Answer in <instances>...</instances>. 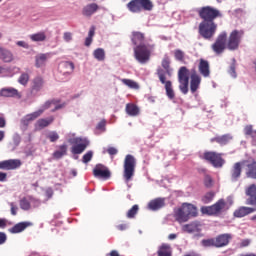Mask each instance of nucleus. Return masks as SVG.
<instances>
[{
	"label": "nucleus",
	"instance_id": "1",
	"mask_svg": "<svg viewBox=\"0 0 256 256\" xmlns=\"http://www.w3.org/2000/svg\"><path fill=\"white\" fill-rule=\"evenodd\" d=\"M198 16L202 21L198 25V33L202 39L212 41L218 29L216 19L223 18L221 10L212 6H203L198 10Z\"/></svg>",
	"mask_w": 256,
	"mask_h": 256
},
{
	"label": "nucleus",
	"instance_id": "2",
	"mask_svg": "<svg viewBox=\"0 0 256 256\" xmlns=\"http://www.w3.org/2000/svg\"><path fill=\"white\" fill-rule=\"evenodd\" d=\"M189 73H190V90L191 93H197V90L201 86V75L197 73L195 68L187 69V67L182 66L178 70V83L179 89L183 95H187L189 93Z\"/></svg>",
	"mask_w": 256,
	"mask_h": 256
},
{
	"label": "nucleus",
	"instance_id": "3",
	"mask_svg": "<svg viewBox=\"0 0 256 256\" xmlns=\"http://www.w3.org/2000/svg\"><path fill=\"white\" fill-rule=\"evenodd\" d=\"M131 41L134 48V57L138 63L144 65L149 59H151V53L155 49V44H145V34L142 32L134 31L132 32Z\"/></svg>",
	"mask_w": 256,
	"mask_h": 256
},
{
	"label": "nucleus",
	"instance_id": "4",
	"mask_svg": "<svg viewBox=\"0 0 256 256\" xmlns=\"http://www.w3.org/2000/svg\"><path fill=\"white\" fill-rule=\"evenodd\" d=\"M162 68L159 67L156 70V75L160 81V83H162V85H164L165 91H166V96L168 97V99H170L171 101H173V99H175V91L173 90V82H171V80H167V76L168 77H172L173 75V68H171V60H169V57H164L162 59L161 62Z\"/></svg>",
	"mask_w": 256,
	"mask_h": 256
},
{
	"label": "nucleus",
	"instance_id": "5",
	"mask_svg": "<svg viewBox=\"0 0 256 256\" xmlns=\"http://www.w3.org/2000/svg\"><path fill=\"white\" fill-rule=\"evenodd\" d=\"M130 13H142V11H153V1L151 0H131L126 5Z\"/></svg>",
	"mask_w": 256,
	"mask_h": 256
},
{
	"label": "nucleus",
	"instance_id": "6",
	"mask_svg": "<svg viewBox=\"0 0 256 256\" xmlns=\"http://www.w3.org/2000/svg\"><path fill=\"white\" fill-rule=\"evenodd\" d=\"M202 213L204 215H211L214 217H219L221 213L227 211V202L225 199H219L216 203L211 206H204L201 208Z\"/></svg>",
	"mask_w": 256,
	"mask_h": 256
},
{
	"label": "nucleus",
	"instance_id": "7",
	"mask_svg": "<svg viewBox=\"0 0 256 256\" xmlns=\"http://www.w3.org/2000/svg\"><path fill=\"white\" fill-rule=\"evenodd\" d=\"M135 167H137V160L133 155H126L124 159V172L123 177L127 183L133 179L135 175Z\"/></svg>",
	"mask_w": 256,
	"mask_h": 256
},
{
	"label": "nucleus",
	"instance_id": "8",
	"mask_svg": "<svg viewBox=\"0 0 256 256\" xmlns=\"http://www.w3.org/2000/svg\"><path fill=\"white\" fill-rule=\"evenodd\" d=\"M244 35L245 32L243 30H233L226 43L227 49H229V51H237V49H239V45H241V39H243Z\"/></svg>",
	"mask_w": 256,
	"mask_h": 256
},
{
	"label": "nucleus",
	"instance_id": "9",
	"mask_svg": "<svg viewBox=\"0 0 256 256\" xmlns=\"http://www.w3.org/2000/svg\"><path fill=\"white\" fill-rule=\"evenodd\" d=\"M70 143L72 145L71 153L73 155H81V153H83L85 149L89 147L90 144L87 138L81 137L73 138L72 140H70Z\"/></svg>",
	"mask_w": 256,
	"mask_h": 256
},
{
	"label": "nucleus",
	"instance_id": "10",
	"mask_svg": "<svg viewBox=\"0 0 256 256\" xmlns=\"http://www.w3.org/2000/svg\"><path fill=\"white\" fill-rule=\"evenodd\" d=\"M202 159L211 163L216 168H221L225 165V160L221 156V153H217L215 151H206L204 152Z\"/></svg>",
	"mask_w": 256,
	"mask_h": 256
},
{
	"label": "nucleus",
	"instance_id": "11",
	"mask_svg": "<svg viewBox=\"0 0 256 256\" xmlns=\"http://www.w3.org/2000/svg\"><path fill=\"white\" fill-rule=\"evenodd\" d=\"M212 51L216 55H221L227 49V32H221L215 42L211 45Z\"/></svg>",
	"mask_w": 256,
	"mask_h": 256
},
{
	"label": "nucleus",
	"instance_id": "12",
	"mask_svg": "<svg viewBox=\"0 0 256 256\" xmlns=\"http://www.w3.org/2000/svg\"><path fill=\"white\" fill-rule=\"evenodd\" d=\"M23 163L19 159H9L0 162V169L4 171H13L19 169Z\"/></svg>",
	"mask_w": 256,
	"mask_h": 256
},
{
	"label": "nucleus",
	"instance_id": "13",
	"mask_svg": "<svg viewBox=\"0 0 256 256\" xmlns=\"http://www.w3.org/2000/svg\"><path fill=\"white\" fill-rule=\"evenodd\" d=\"M45 85V80L41 76H36L34 79H32L31 82V88H30V93L32 95H37L39 91L43 89Z\"/></svg>",
	"mask_w": 256,
	"mask_h": 256
},
{
	"label": "nucleus",
	"instance_id": "14",
	"mask_svg": "<svg viewBox=\"0 0 256 256\" xmlns=\"http://www.w3.org/2000/svg\"><path fill=\"white\" fill-rule=\"evenodd\" d=\"M0 97L21 99L22 95H21V92H19V90L13 87H8V88H2L0 90Z\"/></svg>",
	"mask_w": 256,
	"mask_h": 256
},
{
	"label": "nucleus",
	"instance_id": "15",
	"mask_svg": "<svg viewBox=\"0 0 256 256\" xmlns=\"http://www.w3.org/2000/svg\"><path fill=\"white\" fill-rule=\"evenodd\" d=\"M93 175L100 179H109L111 177V171H109L105 166L98 164L93 169Z\"/></svg>",
	"mask_w": 256,
	"mask_h": 256
},
{
	"label": "nucleus",
	"instance_id": "16",
	"mask_svg": "<svg viewBox=\"0 0 256 256\" xmlns=\"http://www.w3.org/2000/svg\"><path fill=\"white\" fill-rule=\"evenodd\" d=\"M243 167H246V177L250 179H256V161H242Z\"/></svg>",
	"mask_w": 256,
	"mask_h": 256
},
{
	"label": "nucleus",
	"instance_id": "17",
	"mask_svg": "<svg viewBox=\"0 0 256 256\" xmlns=\"http://www.w3.org/2000/svg\"><path fill=\"white\" fill-rule=\"evenodd\" d=\"M215 239L216 248L227 247L229 242L233 239L231 234H220Z\"/></svg>",
	"mask_w": 256,
	"mask_h": 256
},
{
	"label": "nucleus",
	"instance_id": "18",
	"mask_svg": "<svg viewBox=\"0 0 256 256\" xmlns=\"http://www.w3.org/2000/svg\"><path fill=\"white\" fill-rule=\"evenodd\" d=\"M99 9H101V7H99L97 3L87 4L82 9V15L84 17H93V15H95Z\"/></svg>",
	"mask_w": 256,
	"mask_h": 256
},
{
	"label": "nucleus",
	"instance_id": "19",
	"mask_svg": "<svg viewBox=\"0 0 256 256\" xmlns=\"http://www.w3.org/2000/svg\"><path fill=\"white\" fill-rule=\"evenodd\" d=\"M198 71L202 77H210L211 75V69L209 66V61L205 59H200L199 65H198Z\"/></svg>",
	"mask_w": 256,
	"mask_h": 256
},
{
	"label": "nucleus",
	"instance_id": "20",
	"mask_svg": "<svg viewBox=\"0 0 256 256\" xmlns=\"http://www.w3.org/2000/svg\"><path fill=\"white\" fill-rule=\"evenodd\" d=\"M246 195L249 197L246 199V205H256V185L252 184L246 189Z\"/></svg>",
	"mask_w": 256,
	"mask_h": 256
},
{
	"label": "nucleus",
	"instance_id": "21",
	"mask_svg": "<svg viewBox=\"0 0 256 256\" xmlns=\"http://www.w3.org/2000/svg\"><path fill=\"white\" fill-rule=\"evenodd\" d=\"M255 211V208L241 206L234 211V217L241 219L242 217H247V215H251V213H255Z\"/></svg>",
	"mask_w": 256,
	"mask_h": 256
},
{
	"label": "nucleus",
	"instance_id": "22",
	"mask_svg": "<svg viewBox=\"0 0 256 256\" xmlns=\"http://www.w3.org/2000/svg\"><path fill=\"white\" fill-rule=\"evenodd\" d=\"M162 207H165L164 198H156L151 200L148 204V208L151 209V211H159V209H162Z\"/></svg>",
	"mask_w": 256,
	"mask_h": 256
},
{
	"label": "nucleus",
	"instance_id": "23",
	"mask_svg": "<svg viewBox=\"0 0 256 256\" xmlns=\"http://www.w3.org/2000/svg\"><path fill=\"white\" fill-rule=\"evenodd\" d=\"M31 225V222H19L9 229V233H23V231H25L27 227H31Z\"/></svg>",
	"mask_w": 256,
	"mask_h": 256
},
{
	"label": "nucleus",
	"instance_id": "24",
	"mask_svg": "<svg viewBox=\"0 0 256 256\" xmlns=\"http://www.w3.org/2000/svg\"><path fill=\"white\" fill-rule=\"evenodd\" d=\"M174 217L178 223H187V221L190 219V217L186 214L185 210L183 207L178 208L175 211Z\"/></svg>",
	"mask_w": 256,
	"mask_h": 256
},
{
	"label": "nucleus",
	"instance_id": "25",
	"mask_svg": "<svg viewBox=\"0 0 256 256\" xmlns=\"http://www.w3.org/2000/svg\"><path fill=\"white\" fill-rule=\"evenodd\" d=\"M53 121H55V118L53 117L39 119L35 124V128L38 131H41V129H45V127H49L51 123H53Z\"/></svg>",
	"mask_w": 256,
	"mask_h": 256
},
{
	"label": "nucleus",
	"instance_id": "26",
	"mask_svg": "<svg viewBox=\"0 0 256 256\" xmlns=\"http://www.w3.org/2000/svg\"><path fill=\"white\" fill-rule=\"evenodd\" d=\"M47 59H49V54H38L35 56V67H37V69L41 68V67H45V65H47Z\"/></svg>",
	"mask_w": 256,
	"mask_h": 256
},
{
	"label": "nucleus",
	"instance_id": "27",
	"mask_svg": "<svg viewBox=\"0 0 256 256\" xmlns=\"http://www.w3.org/2000/svg\"><path fill=\"white\" fill-rule=\"evenodd\" d=\"M233 139V137H231V135L229 134H224L222 136H216L214 138H211V143H218L219 145H227V143H229V141Z\"/></svg>",
	"mask_w": 256,
	"mask_h": 256
},
{
	"label": "nucleus",
	"instance_id": "28",
	"mask_svg": "<svg viewBox=\"0 0 256 256\" xmlns=\"http://www.w3.org/2000/svg\"><path fill=\"white\" fill-rule=\"evenodd\" d=\"M0 59H2L4 63H11V61H13V53L3 47H0Z\"/></svg>",
	"mask_w": 256,
	"mask_h": 256
},
{
	"label": "nucleus",
	"instance_id": "29",
	"mask_svg": "<svg viewBox=\"0 0 256 256\" xmlns=\"http://www.w3.org/2000/svg\"><path fill=\"white\" fill-rule=\"evenodd\" d=\"M182 208L185 210L188 217H197V207H195V205L184 203Z\"/></svg>",
	"mask_w": 256,
	"mask_h": 256
},
{
	"label": "nucleus",
	"instance_id": "30",
	"mask_svg": "<svg viewBox=\"0 0 256 256\" xmlns=\"http://www.w3.org/2000/svg\"><path fill=\"white\" fill-rule=\"evenodd\" d=\"M41 115H43V110L41 109L33 113L27 114L22 120V123H24V125H27L29 121H35V119H38V117H41Z\"/></svg>",
	"mask_w": 256,
	"mask_h": 256
},
{
	"label": "nucleus",
	"instance_id": "31",
	"mask_svg": "<svg viewBox=\"0 0 256 256\" xmlns=\"http://www.w3.org/2000/svg\"><path fill=\"white\" fill-rule=\"evenodd\" d=\"M241 167H243V161L234 164L231 173L233 181H237L241 177Z\"/></svg>",
	"mask_w": 256,
	"mask_h": 256
},
{
	"label": "nucleus",
	"instance_id": "32",
	"mask_svg": "<svg viewBox=\"0 0 256 256\" xmlns=\"http://www.w3.org/2000/svg\"><path fill=\"white\" fill-rule=\"evenodd\" d=\"M158 256H172L173 252L171 250V245L169 244H162L158 251Z\"/></svg>",
	"mask_w": 256,
	"mask_h": 256
},
{
	"label": "nucleus",
	"instance_id": "33",
	"mask_svg": "<svg viewBox=\"0 0 256 256\" xmlns=\"http://www.w3.org/2000/svg\"><path fill=\"white\" fill-rule=\"evenodd\" d=\"M65 155H67V144H62L59 146V150L54 151L52 157L54 159H61L62 157H65Z\"/></svg>",
	"mask_w": 256,
	"mask_h": 256
},
{
	"label": "nucleus",
	"instance_id": "34",
	"mask_svg": "<svg viewBox=\"0 0 256 256\" xmlns=\"http://www.w3.org/2000/svg\"><path fill=\"white\" fill-rule=\"evenodd\" d=\"M126 113L130 115V117H137V115H139V107L133 103H128L126 105Z\"/></svg>",
	"mask_w": 256,
	"mask_h": 256
},
{
	"label": "nucleus",
	"instance_id": "35",
	"mask_svg": "<svg viewBox=\"0 0 256 256\" xmlns=\"http://www.w3.org/2000/svg\"><path fill=\"white\" fill-rule=\"evenodd\" d=\"M185 233H197L199 231V224L197 222H192L190 224H185L182 227Z\"/></svg>",
	"mask_w": 256,
	"mask_h": 256
},
{
	"label": "nucleus",
	"instance_id": "36",
	"mask_svg": "<svg viewBox=\"0 0 256 256\" xmlns=\"http://www.w3.org/2000/svg\"><path fill=\"white\" fill-rule=\"evenodd\" d=\"M31 201H34L31 197L22 198L19 202L20 209H22L23 211H29V209H31Z\"/></svg>",
	"mask_w": 256,
	"mask_h": 256
},
{
	"label": "nucleus",
	"instance_id": "37",
	"mask_svg": "<svg viewBox=\"0 0 256 256\" xmlns=\"http://www.w3.org/2000/svg\"><path fill=\"white\" fill-rule=\"evenodd\" d=\"M30 39L34 42H43L47 40V34L45 32H38L30 35Z\"/></svg>",
	"mask_w": 256,
	"mask_h": 256
},
{
	"label": "nucleus",
	"instance_id": "38",
	"mask_svg": "<svg viewBox=\"0 0 256 256\" xmlns=\"http://www.w3.org/2000/svg\"><path fill=\"white\" fill-rule=\"evenodd\" d=\"M93 56L97 59V61H105V50L103 48H98L94 50Z\"/></svg>",
	"mask_w": 256,
	"mask_h": 256
},
{
	"label": "nucleus",
	"instance_id": "39",
	"mask_svg": "<svg viewBox=\"0 0 256 256\" xmlns=\"http://www.w3.org/2000/svg\"><path fill=\"white\" fill-rule=\"evenodd\" d=\"M137 213H139V205L135 204L128 210L126 217L128 219H135V215H137Z\"/></svg>",
	"mask_w": 256,
	"mask_h": 256
},
{
	"label": "nucleus",
	"instance_id": "40",
	"mask_svg": "<svg viewBox=\"0 0 256 256\" xmlns=\"http://www.w3.org/2000/svg\"><path fill=\"white\" fill-rule=\"evenodd\" d=\"M121 82L123 85H126V87H129L130 89H139V84L131 79H122Z\"/></svg>",
	"mask_w": 256,
	"mask_h": 256
},
{
	"label": "nucleus",
	"instance_id": "41",
	"mask_svg": "<svg viewBox=\"0 0 256 256\" xmlns=\"http://www.w3.org/2000/svg\"><path fill=\"white\" fill-rule=\"evenodd\" d=\"M245 135L252 137L253 141L256 139V130H253V125H247L244 128Z\"/></svg>",
	"mask_w": 256,
	"mask_h": 256
},
{
	"label": "nucleus",
	"instance_id": "42",
	"mask_svg": "<svg viewBox=\"0 0 256 256\" xmlns=\"http://www.w3.org/2000/svg\"><path fill=\"white\" fill-rule=\"evenodd\" d=\"M215 198V192H208L202 197V202L205 204L211 203L213 199Z\"/></svg>",
	"mask_w": 256,
	"mask_h": 256
},
{
	"label": "nucleus",
	"instance_id": "43",
	"mask_svg": "<svg viewBox=\"0 0 256 256\" xmlns=\"http://www.w3.org/2000/svg\"><path fill=\"white\" fill-rule=\"evenodd\" d=\"M201 245L203 247H216L215 238L203 239L201 241Z\"/></svg>",
	"mask_w": 256,
	"mask_h": 256
},
{
	"label": "nucleus",
	"instance_id": "44",
	"mask_svg": "<svg viewBox=\"0 0 256 256\" xmlns=\"http://www.w3.org/2000/svg\"><path fill=\"white\" fill-rule=\"evenodd\" d=\"M18 83H20V85H23L25 87L27 83H29V74L22 73L18 78Z\"/></svg>",
	"mask_w": 256,
	"mask_h": 256
},
{
	"label": "nucleus",
	"instance_id": "45",
	"mask_svg": "<svg viewBox=\"0 0 256 256\" xmlns=\"http://www.w3.org/2000/svg\"><path fill=\"white\" fill-rule=\"evenodd\" d=\"M204 186L207 187V189H211V187H213V178L211 177V175H204Z\"/></svg>",
	"mask_w": 256,
	"mask_h": 256
},
{
	"label": "nucleus",
	"instance_id": "46",
	"mask_svg": "<svg viewBox=\"0 0 256 256\" xmlns=\"http://www.w3.org/2000/svg\"><path fill=\"white\" fill-rule=\"evenodd\" d=\"M47 139H49L50 143H55L59 141V134L56 131H52L47 135Z\"/></svg>",
	"mask_w": 256,
	"mask_h": 256
},
{
	"label": "nucleus",
	"instance_id": "47",
	"mask_svg": "<svg viewBox=\"0 0 256 256\" xmlns=\"http://www.w3.org/2000/svg\"><path fill=\"white\" fill-rule=\"evenodd\" d=\"M91 159H93V151H88L86 154L83 155L82 157V163H89V161H91Z\"/></svg>",
	"mask_w": 256,
	"mask_h": 256
},
{
	"label": "nucleus",
	"instance_id": "48",
	"mask_svg": "<svg viewBox=\"0 0 256 256\" xmlns=\"http://www.w3.org/2000/svg\"><path fill=\"white\" fill-rule=\"evenodd\" d=\"M174 56L177 61H183V59H185V52L182 50H175Z\"/></svg>",
	"mask_w": 256,
	"mask_h": 256
},
{
	"label": "nucleus",
	"instance_id": "49",
	"mask_svg": "<svg viewBox=\"0 0 256 256\" xmlns=\"http://www.w3.org/2000/svg\"><path fill=\"white\" fill-rule=\"evenodd\" d=\"M56 103H57V101H55V100L47 101L43 104L40 111H43V113H44L45 111H47V109H49L52 105H55Z\"/></svg>",
	"mask_w": 256,
	"mask_h": 256
},
{
	"label": "nucleus",
	"instance_id": "50",
	"mask_svg": "<svg viewBox=\"0 0 256 256\" xmlns=\"http://www.w3.org/2000/svg\"><path fill=\"white\" fill-rule=\"evenodd\" d=\"M63 67H65V69H69L71 73L75 71V64L73 62H69V61L63 62Z\"/></svg>",
	"mask_w": 256,
	"mask_h": 256
},
{
	"label": "nucleus",
	"instance_id": "51",
	"mask_svg": "<svg viewBox=\"0 0 256 256\" xmlns=\"http://www.w3.org/2000/svg\"><path fill=\"white\" fill-rule=\"evenodd\" d=\"M63 39L66 41V43H69V41L73 40V34L71 32H65L63 34Z\"/></svg>",
	"mask_w": 256,
	"mask_h": 256
},
{
	"label": "nucleus",
	"instance_id": "52",
	"mask_svg": "<svg viewBox=\"0 0 256 256\" xmlns=\"http://www.w3.org/2000/svg\"><path fill=\"white\" fill-rule=\"evenodd\" d=\"M18 207L15 205V203H10V211H11V215H17V211H18Z\"/></svg>",
	"mask_w": 256,
	"mask_h": 256
},
{
	"label": "nucleus",
	"instance_id": "53",
	"mask_svg": "<svg viewBox=\"0 0 256 256\" xmlns=\"http://www.w3.org/2000/svg\"><path fill=\"white\" fill-rule=\"evenodd\" d=\"M105 125H107V123L105 122V120H102L98 123L96 129H98L99 131H105Z\"/></svg>",
	"mask_w": 256,
	"mask_h": 256
},
{
	"label": "nucleus",
	"instance_id": "54",
	"mask_svg": "<svg viewBox=\"0 0 256 256\" xmlns=\"http://www.w3.org/2000/svg\"><path fill=\"white\" fill-rule=\"evenodd\" d=\"M251 245V240L250 239H244L240 243V248L243 249V247H249Z\"/></svg>",
	"mask_w": 256,
	"mask_h": 256
},
{
	"label": "nucleus",
	"instance_id": "55",
	"mask_svg": "<svg viewBox=\"0 0 256 256\" xmlns=\"http://www.w3.org/2000/svg\"><path fill=\"white\" fill-rule=\"evenodd\" d=\"M7 241V234L4 232H0V245L5 244Z\"/></svg>",
	"mask_w": 256,
	"mask_h": 256
},
{
	"label": "nucleus",
	"instance_id": "56",
	"mask_svg": "<svg viewBox=\"0 0 256 256\" xmlns=\"http://www.w3.org/2000/svg\"><path fill=\"white\" fill-rule=\"evenodd\" d=\"M7 223H9L7 219L0 218V229H5L7 227Z\"/></svg>",
	"mask_w": 256,
	"mask_h": 256
},
{
	"label": "nucleus",
	"instance_id": "57",
	"mask_svg": "<svg viewBox=\"0 0 256 256\" xmlns=\"http://www.w3.org/2000/svg\"><path fill=\"white\" fill-rule=\"evenodd\" d=\"M107 153L110 154V155H117V153H119V151L115 147H109L107 149Z\"/></svg>",
	"mask_w": 256,
	"mask_h": 256
},
{
	"label": "nucleus",
	"instance_id": "58",
	"mask_svg": "<svg viewBox=\"0 0 256 256\" xmlns=\"http://www.w3.org/2000/svg\"><path fill=\"white\" fill-rule=\"evenodd\" d=\"M16 45H18V47H23V49H29V45L25 41H18Z\"/></svg>",
	"mask_w": 256,
	"mask_h": 256
},
{
	"label": "nucleus",
	"instance_id": "59",
	"mask_svg": "<svg viewBox=\"0 0 256 256\" xmlns=\"http://www.w3.org/2000/svg\"><path fill=\"white\" fill-rule=\"evenodd\" d=\"M88 37H90L91 39H93V37H95V26L90 27V30L88 32Z\"/></svg>",
	"mask_w": 256,
	"mask_h": 256
},
{
	"label": "nucleus",
	"instance_id": "60",
	"mask_svg": "<svg viewBox=\"0 0 256 256\" xmlns=\"http://www.w3.org/2000/svg\"><path fill=\"white\" fill-rule=\"evenodd\" d=\"M92 43H93V38L87 36L85 39V46L90 47Z\"/></svg>",
	"mask_w": 256,
	"mask_h": 256
},
{
	"label": "nucleus",
	"instance_id": "61",
	"mask_svg": "<svg viewBox=\"0 0 256 256\" xmlns=\"http://www.w3.org/2000/svg\"><path fill=\"white\" fill-rule=\"evenodd\" d=\"M7 121L5 120L4 117H0V129H4L6 127Z\"/></svg>",
	"mask_w": 256,
	"mask_h": 256
},
{
	"label": "nucleus",
	"instance_id": "62",
	"mask_svg": "<svg viewBox=\"0 0 256 256\" xmlns=\"http://www.w3.org/2000/svg\"><path fill=\"white\" fill-rule=\"evenodd\" d=\"M229 73H230V75L232 76V77H237V74L235 73V65H231L230 66V71H229Z\"/></svg>",
	"mask_w": 256,
	"mask_h": 256
},
{
	"label": "nucleus",
	"instance_id": "63",
	"mask_svg": "<svg viewBox=\"0 0 256 256\" xmlns=\"http://www.w3.org/2000/svg\"><path fill=\"white\" fill-rule=\"evenodd\" d=\"M7 181V173L0 172V182Z\"/></svg>",
	"mask_w": 256,
	"mask_h": 256
},
{
	"label": "nucleus",
	"instance_id": "64",
	"mask_svg": "<svg viewBox=\"0 0 256 256\" xmlns=\"http://www.w3.org/2000/svg\"><path fill=\"white\" fill-rule=\"evenodd\" d=\"M109 256H121L119 255V252L117 250H112L110 253H109Z\"/></svg>",
	"mask_w": 256,
	"mask_h": 256
}]
</instances>
